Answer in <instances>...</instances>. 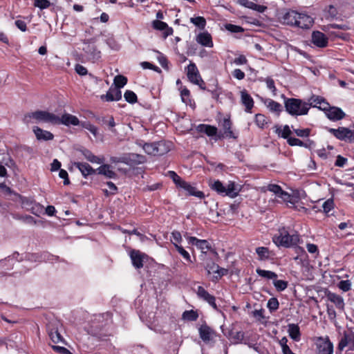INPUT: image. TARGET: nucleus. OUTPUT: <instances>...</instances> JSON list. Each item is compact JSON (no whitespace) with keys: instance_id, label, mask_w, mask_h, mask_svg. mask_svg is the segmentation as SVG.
Masks as SVG:
<instances>
[{"instance_id":"nucleus-1","label":"nucleus","mask_w":354,"mask_h":354,"mask_svg":"<svg viewBox=\"0 0 354 354\" xmlns=\"http://www.w3.org/2000/svg\"><path fill=\"white\" fill-rule=\"evenodd\" d=\"M279 19L283 24L301 29H310L314 24V19L311 16L294 10L281 12Z\"/></svg>"},{"instance_id":"nucleus-2","label":"nucleus","mask_w":354,"mask_h":354,"mask_svg":"<svg viewBox=\"0 0 354 354\" xmlns=\"http://www.w3.org/2000/svg\"><path fill=\"white\" fill-rule=\"evenodd\" d=\"M286 111L291 115H304L308 114L310 105L300 99L287 98L285 100Z\"/></svg>"},{"instance_id":"nucleus-3","label":"nucleus","mask_w":354,"mask_h":354,"mask_svg":"<svg viewBox=\"0 0 354 354\" xmlns=\"http://www.w3.org/2000/svg\"><path fill=\"white\" fill-rule=\"evenodd\" d=\"M273 242L278 246L290 248L295 245L299 241V234H290L285 227L280 228L278 234L272 238Z\"/></svg>"},{"instance_id":"nucleus-4","label":"nucleus","mask_w":354,"mask_h":354,"mask_svg":"<svg viewBox=\"0 0 354 354\" xmlns=\"http://www.w3.org/2000/svg\"><path fill=\"white\" fill-rule=\"evenodd\" d=\"M35 120L37 122H45L56 125L58 122V115L46 111H37L25 115L24 121L26 124L32 122Z\"/></svg>"},{"instance_id":"nucleus-5","label":"nucleus","mask_w":354,"mask_h":354,"mask_svg":"<svg viewBox=\"0 0 354 354\" xmlns=\"http://www.w3.org/2000/svg\"><path fill=\"white\" fill-rule=\"evenodd\" d=\"M212 190L216 192L218 194L230 198H235L239 192L238 185L234 182H229L227 185H223L220 180H217L210 185Z\"/></svg>"},{"instance_id":"nucleus-6","label":"nucleus","mask_w":354,"mask_h":354,"mask_svg":"<svg viewBox=\"0 0 354 354\" xmlns=\"http://www.w3.org/2000/svg\"><path fill=\"white\" fill-rule=\"evenodd\" d=\"M187 75L192 83L198 85L203 90L205 89L204 86L205 82L201 78L199 71L194 63H190L187 66Z\"/></svg>"},{"instance_id":"nucleus-7","label":"nucleus","mask_w":354,"mask_h":354,"mask_svg":"<svg viewBox=\"0 0 354 354\" xmlns=\"http://www.w3.org/2000/svg\"><path fill=\"white\" fill-rule=\"evenodd\" d=\"M200 338L206 344L212 345L215 338L218 336L216 333L206 324H202L198 328Z\"/></svg>"},{"instance_id":"nucleus-8","label":"nucleus","mask_w":354,"mask_h":354,"mask_svg":"<svg viewBox=\"0 0 354 354\" xmlns=\"http://www.w3.org/2000/svg\"><path fill=\"white\" fill-rule=\"evenodd\" d=\"M328 131L337 139L344 141H354V131L346 127H339L338 129L328 128Z\"/></svg>"},{"instance_id":"nucleus-9","label":"nucleus","mask_w":354,"mask_h":354,"mask_svg":"<svg viewBox=\"0 0 354 354\" xmlns=\"http://www.w3.org/2000/svg\"><path fill=\"white\" fill-rule=\"evenodd\" d=\"M317 354H333V344L328 336L319 337L316 342Z\"/></svg>"},{"instance_id":"nucleus-10","label":"nucleus","mask_w":354,"mask_h":354,"mask_svg":"<svg viewBox=\"0 0 354 354\" xmlns=\"http://www.w3.org/2000/svg\"><path fill=\"white\" fill-rule=\"evenodd\" d=\"M185 237L187 239L189 244L195 245L204 254L212 248L206 240L198 239L196 237L189 236H185Z\"/></svg>"},{"instance_id":"nucleus-11","label":"nucleus","mask_w":354,"mask_h":354,"mask_svg":"<svg viewBox=\"0 0 354 354\" xmlns=\"http://www.w3.org/2000/svg\"><path fill=\"white\" fill-rule=\"evenodd\" d=\"M219 125L220 127H221L223 131V137L233 139L237 138V134H236L232 130V122L229 116L227 118H224L223 120H220Z\"/></svg>"},{"instance_id":"nucleus-12","label":"nucleus","mask_w":354,"mask_h":354,"mask_svg":"<svg viewBox=\"0 0 354 354\" xmlns=\"http://www.w3.org/2000/svg\"><path fill=\"white\" fill-rule=\"evenodd\" d=\"M347 346H350L351 350H354V333L353 332L344 333L338 344L337 350L342 352Z\"/></svg>"},{"instance_id":"nucleus-13","label":"nucleus","mask_w":354,"mask_h":354,"mask_svg":"<svg viewBox=\"0 0 354 354\" xmlns=\"http://www.w3.org/2000/svg\"><path fill=\"white\" fill-rule=\"evenodd\" d=\"M324 111L327 118L333 121L339 120L345 116L344 112L340 108L336 106L329 105V107L324 109Z\"/></svg>"},{"instance_id":"nucleus-14","label":"nucleus","mask_w":354,"mask_h":354,"mask_svg":"<svg viewBox=\"0 0 354 354\" xmlns=\"http://www.w3.org/2000/svg\"><path fill=\"white\" fill-rule=\"evenodd\" d=\"M198 297L207 302L214 309L217 310V306L215 302V297L210 295L203 287L198 286L196 291Z\"/></svg>"},{"instance_id":"nucleus-15","label":"nucleus","mask_w":354,"mask_h":354,"mask_svg":"<svg viewBox=\"0 0 354 354\" xmlns=\"http://www.w3.org/2000/svg\"><path fill=\"white\" fill-rule=\"evenodd\" d=\"M130 257L133 266L136 268L140 269L143 267V261L145 258L147 257V255L139 250H133L130 252Z\"/></svg>"},{"instance_id":"nucleus-16","label":"nucleus","mask_w":354,"mask_h":354,"mask_svg":"<svg viewBox=\"0 0 354 354\" xmlns=\"http://www.w3.org/2000/svg\"><path fill=\"white\" fill-rule=\"evenodd\" d=\"M312 42L317 47L324 48L328 44V37L320 31H313L312 33Z\"/></svg>"},{"instance_id":"nucleus-17","label":"nucleus","mask_w":354,"mask_h":354,"mask_svg":"<svg viewBox=\"0 0 354 354\" xmlns=\"http://www.w3.org/2000/svg\"><path fill=\"white\" fill-rule=\"evenodd\" d=\"M122 98V93L115 87H111L105 95L101 96V99L106 102L118 101Z\"/></svg>"},{"instance_id":"nucleus-18","label":"nucleus","mask_w":354,"mask_h":354,"mask_svg":"<svg viewBox=\"0 0 354 354\" xmlns=\"http://www.w3.org/2000/svg\"><path fill=\"white\" fill-rule=\"evenodd\" d=\"M64 124L66 126H77L80 124L79 119L70 113H64L62 115V117L58 116V122L57 124Z\"/></svg>"},{"instance_id":"nucleus-19","label":"nucleus","mask_w":354,"mask_h":354,"mask_svg":"<svg viewBox=\"0 0 354 354\" xmlns=\"http://www.w3.org/2000/svg\"><path fill=\"white\" fill-rule=\"evenodd\" d=\"M308 103L310 107H317L322 111L329 107V104L322 97L318 95H313L309 98Z\"/></svg>"},{"instance_id":"nucleus-20","label":"nucleus","mask_w":354,"mask_h":354,"mask_svg":"<svg viewBox=\"0 0 354 354\" xmlns=\"http://www.w3.org/2000/svg\"><path fill=\"white\" fill-rule=\"evenodd\" d=\"M53 256H51L48 252H43L41 254L31 253L26 256V259L31 262H41L53 260Z\"/></svg>"},{"instance_id":"nucleus-21","label":"nucleus","mask_w":354,"mask_h":354,"mask_svg":"<svg viewBox=\"0 0 354 354\" xmlns=\"http://www.w3.org/2000/svg\"><path fill=\"white\" fill-rule=\"evenodd\" d=\"M83 50L88 59L93 62H96L101 57V52L97 49L95 45L88 44L83 48Z\"/></svg>"},{"instance_id":"nucleus-22","label":"nucleus","mask_w":354,"mask_h":354,"mask_svg":"<svg viewBox=\"0 0 354 354\" xmlns=\"http://www.w3.org/2000/svg\"><path fill=\"white\" fill-rule=\"evenodd\" d=\"M73 165L80 170L84 178L96 172V170L86 162H75L73 163Z\"/></svg>"},{"instance_id":"nucleus-23","label":"nucleus","mask_w":354,"mask_h":354,"mask_svg":"<svg viewBox=\"0 0 354 354\" xmlns=\"http://www.w3.org/2000/svg\"><path fill=\"white\" fill-rule=\"evenodd\" d=\"M33 132L38 140L48 141L54 138V136L52 133L38 127H33Z\"/></svg>"},{"instance_id":"nucleus-24","label":"nucleus","mask_w":354,"mask_h":354,"mask_svg":"<svg viewBox=\"0 0 354 354\" xmlns=\"http://www.w3.org/2000/svg\"><path fill=\"white\" fill-rule=\"evenodd\" d=\"M152 26L154 29L163 31L164 37H167L173 34V29L160 20H154L152 22Z\"/></svg>"},{"instance_id":"nucleus-25","label":"nucleus","mask_w":354,"mask_h":354,"mask_svg":"<svg viewBox=\"0 0 354 354\" xmlns=\"http://www.w3.org/2000/svg\"><path fill=\"white\" fill-rule=\"evenodd\" d=\"M241 103L245 106V111L251 113V110L254 106V100L252 97L248 94L246 90L241 91Z\"/></svg>"},{"instance_id":"nucleus-26","label":"nucleus","mask_w":354,"mask_h":354,"mask_svg":"<svg viewBox=\"0 0 354 354\" xmlns=\"http://www.w3.org/2000/svg\"><path fill=\"white\" fill-rule=\"evenodd\" d=\"M180 188L186 191L187 192V194L189 196H194L201 199L205 197V194L203 192L197 190L195 187L192 186L186 181H185V183H183V185L181 186Z\"/></svg>"},{"instance_id":"nucleus-27","label":"nucleus","mask_w":354,"mask_h":354,"mask_svg":"<svg viewBox=\"0 0 354 354\" xmlns=\"http://www.w3.org/2000/svg\"><path fill=\"white\" fill-rule=\"evenodd\" d=\"M196 41L201 45L206 47H212L213 41L212 37L207 32H203L199 33L196 39Z\"/></svg>"},{"instance_id":"nucleus-28","label":"nucleus","mask_w":354,"mask_h":354,"mask_svg":"<svg viewBox=\"0 0 354 354\" xmlns=\"http://www.w3.org/2000/svg\"><path fill=\"white\" fill-rule=\"evenodd\" d=\"M239 2L240 5L260 13L263 12L267 9L266 6L257 4L249 0H239Z\"/></svg>"},{"instance_id":"nucleus-29","label":"nucleus","mask_w":354,"mask_h":354,"mask_svg":"<svg viewBox=\"0 0 354 354\" xmlns=\"http://www.w3.org/2000/svg\"><path fill=\"white\" fill-rule=\"evenodd\" d=\"M96 171L99 174L104 175L109 178H115L116 177V174L111 169L110 165H102L96 169Z\"/></svg>"},{"instance_id":"nucleus-30","label":"nucleus","mask_w":354,"mask_h":354,"mask_svg":"<svg viewBox=\"0 0 354 354\" xmlns=\"http://www.w3.org/2000/svg\"><path fill=\"white\" fill-rule=\"evenodd\" d=\"M196 129L198 131L204 133L208 136H216L218 131V129L216 127L205 124H201L198 125Z\"/></svg>"},{"instance_id":"nucleus-31","label":"nucleus","mask_w":354,"mask_h":354,"mask_svg":"<svg viewBox=\"0 0 354 354\" xmlns=\"http://www.w3.org/2000/svg\"><path fill=\"white\" fill-rule=\"evenodd\" d=\"M265 105L271 112L275 113L278 115L282 111L281 104L272 99L266 100L265 101Z\"/></svg>"},{"instance_id":"nucleus-32","label":"nucleus","mask_w":354,"mask_h":354,"mask_svg":"<svg viewBox=\"0 0 354 354\" xmlns=\"http://www.w3.org/2000/svg\"><path fill=\"white\" fill-rule=\"evenodd\" d=\"M327 297L328 299L332 303H333L338 309L342 310H344V301L342 297L335 293L330 292L328 295Z\"/></svg>"},{"instance_id":"nucleus-33","label":"nucleus","mask_w":354,"mask_h":354,"mask_svg":"<svg viewBox=\"0 0 354 354\" xmlns=\"http://www.w3.org/2000/svg\"><path fill=\"white\" fill-rule=\"evenodd\" d=\"M142 140H138L136 144L142 147L144 151L149 155L157 156L156 154V142L142 143Z\"/></svg>"},{"instance_id":"nucleus-34","label":"nucleus","mask_w":354,"mask_h":354,"mask_svg":"<svg viewBox=\"0 0 354 354\" xmlns=\"http://www.w3.org/2000/svg\"><path fill=\"white\" fill-rule=\"evenodd\" d=\"M171 143L165 141L156 142V154L162 156L171 149Z\"/></svg>"},{"instance_id":"nucleus-35","label":"nucleus","mask_w":354,"mask_h":354,"mask_svg":"<svg viewBox=\"0 0 354 354\" xmlns=\"http://www.w3.org/2000/svg\"><path fill=\"white\" fill-rule=\"evenodd\" d=\"M256 253L258 255V259L260 261H266L270 259L272 252L266 247H258L256 248Z\"/></svg>"},{"instance_id":"nucleus-36","label":"nucleus","mask_w":354,"mask_h":354,"mask_svg":"<svg viewBox=\"0 0 354 354\" xmlns=\"http://www.w3.org/2000/svg\"><path fill=\"white\" fill-rule=\"evenodd\" d=\"M85 158L92 163H103L104 159L95 156L91 151L86 149L80 150Z\"/></svg>"},{"instance_id":"nucleus-37","label":"nucleus","mask_w":354,"mask_h":354,"mask_svg":"<svg viewBox=\"0 0 354 354\" xmlns=\"http://www.w3.org/2000/svg\"><path fill=\"white\" fill-rule=\"evenodd\" d=\"M288 332L289 336L295 341H299L300 339V330L298 325L295 324H289L288 325Z\"/></svg>"},{"instance_id":"nucleus-38","label":"nucleus","mask_w":354,"mask_h":354,"mask_svg":"<svg viewBox=\"0 0 354 354\" xmlns=\"http://www.w3.org/2000/svg\"><path fill=\"white\" fill-rule=\"evenodd\" d=\"M274 132L278 134L279 136L284 138V139H288L290 137V135L292 133V131L290 129V127L288 125H285L283 127V129L279 125H276L274 127Z\"/></svg>"},{"instance_id":"nucleus-39","label":"nucleus","mask_w":354,"mask_h":354,"mask_svg":"<svg viewBox=\"0 0 354 354\" xmlns=\"http://www.w3.org/2000/svg\"><path fill=\"white\" fill-rule=\"evenodd\" d=\"M256 272L259 276H260L263 278L267 279H272L274 281V279H276L277 278V274L272 271L262 270L261 268H257L256 270Z\"/></svg>"},{"instance_id":"nucleus-40","label":"nucleus","mask_w":354,"mask_h":354,"mask_svg":"<svg viewBox=\"0 0 354 354\" xmlns=\"http://www.w3.org/2000/svg\"><path fill=\"white\" fill-rule=\"evenodd\" d=\"M48 335L53 341V342L57 344L59 342H63L64 339L61 334L58 332L57 328H52L49 330Z\"/></svg>"},{"instance_id":"nucleus-41","label":"nucleus","mask_w":354,"mask_h":354,"mask_svg":"<svg viewBox=\"0 0 354 354\" xmlns=\"http://www.w3.org/2000/svg\"><path fill=\"white\" fill-rule=\"evenodd\" d=\"M98 122L101 124L108 125L109 128H113L115 126V122L113 116L100 117L97 118Z\"/></svg>"},{"instance_id":"nucleus-42","label":"nucleus","mask_w":354,"mask_h":354,"mask_svg":"<svg viewBox=\"0 0 354 354\" xmlns=\"http://www.w3.org/2000/svg\"><path fill=\"white\" fill-rule=\"evenodd\" d=\"M133 160V159L131 158V156H130V153L128 154V155H124V156H121V157L112 156L110 158V161L112 163L122 162V163H124V164H129Z\"/></svg>"},{"instance_id":"nucleus-43","label":"nucleus","mask_w":354,"mask_h":354,"mask_svg":"<svg viewBox=\"0 0 354 354\" xmlns=\"http://www.w3.org/2000/svg\"><path fill=\"white\" fill-rule=\"evenodd\" d=\"M113 83L115 84V87L120 89L127 84V78L122 75H116L114 78Z\"/></svg>"},{"instance_id":"nucleus-44","label":"nucleus","mask_w":354,"mask_h":354,"mask_svg":"<svg viewBox=\"0 0 354 354\" xmlns=\"http://www.w3.org/2000/svg\"><path fill=\"white\" fill-rule=\"evenodd\" d=\"M198 317V313L193 310H185L182 315L183 319L187 321H196Z\"/></svg>"},{"instance_id":"nucleus-45","label":"nucleus","mask_w":354,"mask_h":354,"mask_svg":"<svg viewBox=\"0 0 354 354\" xmlns=\"http://www.w3.org/2000/svg\"><path fill=\"white\" fill-rule=\"evenodd\" d=\"M190 21L200 29H204L206 26L205 19L203 17H192Z\"/></svg>"},{"instance_id":"nucleus-46","label":"nucleus","mask_w":354,"mask_h":354,"mask_svg":"<svg viewBox=\"0 0 354 354\" xmlns=\"http://www.w3.org/2000/svg\"><path fill=\"white\" fill-rule=\"evenodd\" d=\"M124 97L125 100L130 104H134L138 100L136 94L133 91L130 90H127L125 91L124 94Z\"/></svg>"},{"instance_id":"nucleus-47","label":"nucleus","mask_w":354,"mask_h":354,"mask_svg":"<svg viewBox=\"0 0 354 354\" xmlns=\"http://www.w3.org/2000/svg\"><path fill=\"white\" fill-rule=\"evenodd\" d=\"M273 285L277 291L281 292L287 288L288 283L286 281L276 279L273 281Z\"/></svg>"},{"instance_id":"nucleus-48","label":"nucleus","mask_w":354,"mask_h":354,"mask_svg":"<svg viewBox=\"0 0 354 354\" xmlns=\"http://www.w3.org/2000/svg\"><path fill=\"white\" fill-rule=\"evenodd\" d=\"M279 301L275 297L270 298L267 304V307L268 308L271 313L277 310L279 308Z\"/></svg>"},{"instance_id":"nucleus-49","label":"nucleus","mask_w":354,"mask_h":354,"mask_svg":"<svg viewBox=\"0 0 354 354\" xmlns=\"http://www.w3.org/2000/svg\"><path fill=\"white\" fill-rule=\"evenodd\" d=\"M255 122L259 127L263 129L267 124L266 117L263 114L258 113L255 115Z\"/></svg>"},{"instance_id":"nucleus-50","label":"nucleus","mask_w":354,"mask_h":354,"mask_svg":"<svg viewBox=\"0 0 354 354\" xmlns=\"http://www.w3.org/2000/svg\"><path fill=\"white\" fill-rule=\"evenodd\" d=\"M169 176L173 180L174 183L179 187H181L183 183H185V180H183L176 172L173 171H169Z\"/></svg>"},{"instance_id":"nucleus-51","label":"nucleus","mask_w":354,"mask_h":354,"mask_svg":"<svg viewBox=\"0 0 354 354\" xmlns=\"http://www.w3.org/2000/svg\"><path fill=\"white\" fill-rule=\"evenodd\" d=\"M174 246H175L176 250L178 252V253L180 254H181L185 260H187L188 261H191V257H190L189 252H187L183 248V247H182L181 245H179L178 244H176V243H174Z\"/></svg>"},{"instance_id":"nucleus-52","label":"nucleus","mask_w":354,"mask_h":354,"mask_svg":"<svg viewBox=\"0 0 354 354\" xmlns=\"http://www.w3.org/2000/svg\"><path fill=\"white\" fill-rule=\"evenodd\" d=\"M81 126L88 130L92 134H93L95 136H97V128L94 126L93 124H91L88 122H83L81 123Z\"/></svg>"},{"instance_id":"nucleus-53","label":"nucleus","mask_w":354,"mask_h":354,"mask_svg":"<svg viewBox=\"0 0 354 354\" xmlns=\"http://www.w3.org/2000/svg\"><path fill=\"white\" fill-rule=\"evenodd\" d=\"M34 6L44 10L50 7V2L48 0H35Z\"/></svg>"},{"instance_id":"nucleus-54","label":"nucleus","mask_w":354,"mask_h":354,"mask_svg":"<svg viewBox=\"0 0 354 354\" xmlns=\"http://www.w3.org/2000/svg\"><path fill=\"white\" fill-rule=\"evenodd\" d=\"M205 268L209 274L211 272L216 273V272H218V266L213 261H209L205 263Z\"/></svg>"},{"instance_id":"nucleus-55","label":"nucleus","mask_w":354,"mask_h":354,"mask_svg":"<svg viewBox=\"0 0 354 354\" xmlns=\"http://www.w3.org/2000/svg\"><path fill=\"white\" fill-rule=\"evenodd\" d=\"M294 132L298 137L301 138H307L309 136L310 133V129L308 128L306 129H293Z\"/></svg>"},{"instance_id":"nucleus-56","label":"nucleus","mask_w":354,"mask_h":354,"mask_svg":"<svg viewBox=\"0 0 354 354\" xmlns=\"http://www.w3.org/2000/svg\"><path fill=\"white\" fill-rule=\"evenodd\" d=\"M225 28L228 31L231 32L238 33V32H243V28L239 26L231 24H227L225 25Z\"/></svg>"},{"instance_id":"nucleus-57","label":"nucleus","mask_w":354,"mask_h":354,"mask_svg":"<svg viewBox=\"0 0 354 354\" xmlns=\"http://www.w3.org/2000/svg\"><path fill=\"white\" fill-rule=\"evenodd\" d=\"M339 289L344 292H347L351 288V283L349 280H342L338 284Z\"/></svg>"},{"instance_id":"nucleus-58","label":"nucleus","mask_w":354,"mask_h":354,"mask_svg":"<svg viewBox=\"0 0 354 354\" xmlns=\"http://www.w3.org/2000/svg\"><path fill=\"white\" fill-rule=\"evenodd\" d=\"M158 53L157 59L159 62V64L164 68H168L167 66V59L166 57L160 53L159 51H156Z\"/></svg>"},{"instance_id":"nucleus-59","label":"nucleus","mask_w":354,"mask_h":354,"mask_svg":"<svg viewBox=\"0 0 354 354\" xmlns=\"http://www.w3.org/2000/svg\"><path fill=\"white\" fill-rule=\"evenodd\" d=\"M130 156L133 160L131 162H134L137 164L144 163L146 160V158L144 156L139 155L138 153H130Z\"/></svg>"},{"instance_id":"nucleus-60","label":"nucleus","mask_w":354,"mask_h":354,"mask_svg":"<svg viewBox=\"0 0 354 354\" xmlns=\"http://www.w3.org/2000/svg\"><path fill=\"white\" fill-rule=\"evenodd\" d=\"M268 190L274 193L277 196H278V195L281 192L282 189L278 185L270 184L268 186Z\"/></svg>"},{"instance_id":"nucleus-61","label":"nucleus","mask_w":354,"mask_h":354,"mask_svg":"<svg viewBox=\"0 0 354 354\" xmlns=\"http://www.w3.org/2000/svg\"><path fill=\"white\" fill-rule=\"evenodd\" d=\"M333 206L334 203L331 199L326 201L322 205V207L325 213H328L333 208Z\"/></svg>"},{"instance_id":"nucleus-62","label":"nucleus","mask_w":354,"mask_h":354,"mask_svg":"<svg viewBox=\"0 0 354 354\" xmlns=\"http://www.w3.org/2000/svg\"><path fill=\"white\" fill-rule=\"evenodd\" d=\"M181 241H182V236L179 232L174 231L171 233V241L173 243L174 245V243L178 244Z\"/></svg>"},{"instance_id":"nucleus-63","label":"nucleus","mask_w":354,"mask_h":354,"mask_svg":"<svg viewBox=\"0 0 354 354\" xmlns=\"http://www.w3.org/2000/svg\"><path fill=\"white\" fill-rule=\"evenodd\" d=\"M278 197L281 198L283 200V201H284V202L293 203L291 201L292 196L290 194H288V192L283 191V189H282L281 192L280 193V194L278 195Z\"/></svg>"},{"instance_id":"nucleus-64","label":"nucleus","mask_w":354,"mask_h":354,"mask_svg":"<svg viewBox=\"0 0 354 354\" xmlns=\"http://www.w3.org/2000/svg\"><path fill=\"white\" fill-rule=\"evenodd\" d=\"M325 11L327 12L328 16L330 18H334L337 15V9L333 5H330L326 8Z\"/></svg>"}]
</instances>
